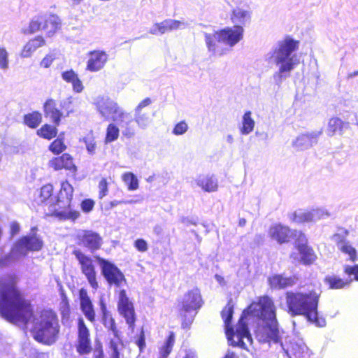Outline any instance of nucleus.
Masks as SVG:
<instances>
[{"label": "nucleus", "instance_id": "1", "mask_svg": "<svg viewBox=\"0 0 358 358\" xmlns=\"http://www.w3.org/2000/svg\"><path fill=\"white\" fill-rule=\"evenodd\" d=\"M17 278L13 275L0 280V313L8 321L29 329L34 338L50 345L55 342L59 325L55 314L51 310L34 313L30 301L16 287Z\"/></svg>", "mask_w": 358, "mask_h": 358}, {"label": "nucleus", "instance_id": "2", "mask_svg": "<svg viewBox=\"0 0 358 358\" xmlns=\"http://www.w3.org/2000/svg\"><path fill=\"white\" fill-rule=\"evenodd\" d=\"M233 313L234 305L230 300L221 315L225 324L226 334L232 345L246 348L248 344L252 343L248 327L250 322H257L255 334L259 342H278L275 307L273 301L267 296L260 297L258 302L252 303L243 312L235 331L230 326Z\"/></svg>", "mask_w": 358, "mask_h": 358}, {"label": "nucleus", "instance_id": "3", "mask_svg": "<svg viewBox=\"0 0 358 358\" xmlns=\"http://www.w3.org/2000/svg\"><path fill=\"white\" fill-rule=\"evenodd\" d=\"M299 48V41L287 36L279 41L265 55L266 61L278 66L273 75L275 82L279 85L290 76L291 71L299 63L294 52Z\"/></svg>", "mask_w": 358, "mask_h": 358}, {"label": "nucleus", "instance_id": "4", "mask_svg": "<svg viewBox=\"0 0 358 358\" xmlns=\"http://www.w3.org/2000/svg\"><path fill=\"white\" fill-rule=\"evenodd\" d=\"M320 293L315 290L287 292L285 294L288 313L292 316L303 315L319 327L325 325V320L318 318L317 306Z\"/></svg>", "mask_w": 358, "mask_h": 358}, {"label": "nucleus", "instance_id": "5", "mask_svg": "<svg viewBox=\"0 0 358 358\" xmlns=\"http://www.w3.org/2000/svg\"><path fill=\"white\" fill-rule=\"evenodd\" d=\"M243 32L244 29L241 26L227 27L212 34L205 32V41L208 51L214 55H224L225 51L219 45L223 43L230 48L234 46L242 40Z\"/></svg>", "mask_w": 358, "mask_h": 358}, {"label": "nucleus", "instance_id": "6", "mask_svg": "<svg viewBox=\"0 0 358 358\" xmlns=\"http://www.w3.org/2000/svg\"><path fill=\"white\" fill-rule=\"evenodd\" d=\"M36 227L31 232L20 238L13 246L10 254L0 259V266H6L21 257H25L29 252L39 251L43 246L41 237L36 233Z\"/></svg>", "mask_w": 358, "mask_h": 358}, {"label": "nucleus", "instance_id": "7", "mask_svg": "<svg viewBox=\"0 0 358 358\" xmlns=\"http://www.w3.org/2000/svg\"><path fill=\"white\" fill-rule=\"evenodd\" d=\"M73 188L67 181L63 182L59 193L57 203L53 206L52 215L60 220H76L80 216L78 211L71 207Z\"/></svg>", "mask_w": 358, "mask_h": 358}, {"label": "nucleus", "instance_id": "8", "mask_svg": "<svg viewBox=\"0 0 358 358\" xmlns=\"http://www.w3.org/2000/svg\"><path fill=\"white\" fill-rule=\"evenodd\" d=\"M108 329V353L109 358H121L122 351L124 350V343L117 328L115 320L108 321L103 324Z\"/></svg>", "mask_w": 358, "mask_h": 358}, {"label": "nucleus", "instance_id": "9", "mask_svg": "<svg viewBox=\"0 0 358 358\" xmlns=\"http://www.w3.org/2000/svg\"><path fill=\"white\" fill-rule=\"evenodd\" d=\"M101 273L110 285L120 287L126 281L122 272L113 263L100 257H96Z\"/></svg>", "mask_w": 358, "mask_h": 358}, {"label": "nucleus", "instance_id": "10", "mask_svg": "<svg viewBox=\"0 0 358 358\" xmlns=\"http://www.w3.org/2000/svg\"><path fill=\"white\" fill-rule=\"evenodd\" d=\"M73 254L80 265L82 273L85 275L92 287L96 289L99 285L92 259L80 250H75Z\"/></svg>", "mask_w": 358, "mask_h": 358}, {"label": "nucleus", "instance_id": "11", "mask_svg": "<svg viewBox=\"0 0 358 358\" xmlns=\"http://www.w3.org/2000/svg\"><path fill=\"white\" fill-rule=\"evenodd\" d=\"M76 237L79 245L87 248L92 252L99 249L102 245V238L92 230H78Z\"/></svg>", "mask_w": 358, "mask_h": 358}, {"label": "nucleus", "instance_id": "12", "mask_svg": "<svg viewBox=\"0 0 358 358\" xmlns=\"http://www.w3.org/2000/svg\"><path fill=\"white\" fill-rule=\"evenodd\" d=\"M348 235V231L344 230L341 233L334 234L331 236V240L336 243L338 249L341 252L348 255L350 257V259L354 262L357 259V250L347 240Z\"/></svg>", "mask_w": 358, "mask_h": 358}, {"label": "nucleus", "instance_id": "13", "mask_svg": "<svg viewBox=\"0 0 358 358\" xmlns=\"http://www.w3.org/2000/svg\"><path fill=\"white\" fill-rule=\"evenodd\" d=\"M96 106L102 116L106 118L110 117L113 121L114 118L117 117L124 110L116 102L108 98H99Z\"/></svg>", "mask_w": 358, "mask_h": 358}, {"label": "nucleus", "instance_id": "14", "mask_svg": "<svg viewBox=\"0 0 358 358\" xmlns=\"http://www.w3.org/2000/svg\"><path fill=\"white\" fill-rule=\"evenodd\" d=\"M187 25V22L184 21L166 19L159 23L155 24L150 29V33L154 35L164 34L168 31L184 29Z\"/></svg>", "mask_w": 358, "mask_h": 358}, {"label": "nucleus", "instance_id": "15", "mask_svg": "<svg viewBox=\"0 0 358 358\" xmlns=\"http://www.w3.org/2000/svg\"><path fill=\"white\" fill-rule=\"evenodd\" d=\"M108 61V55L104 51L94 50L88 54L86 70L96 72L101 70Z\"/></svg>", "mask_w": 358, "mask_h": 358}, {"label": "nucleus", "instance_id": "16", "mask_svg": "<svg viewBox=\"0 0 358 358\" xmlns=\"http://www.w3.org/2000/svg\"><path fill=\"white\" fill-rule=\"evenodd\" d=\"M122 129V134L124 136L130 138L135 135V127L133 123V117L129 113L123 110L117 117L114 118Z\"/></svg>", "mask_w": 358, "mask_h": 358}, {"label": "nucleus", "instance_id": "17", "mask_svg": "<svg viewBox=\"0 0 358 358\" xmlns=\"http://www.w3.org/2000/svg\"><path fill=\"white\" fill-rule=\"evenodd\" d=\"M202 306V300L199 290L196 288L188 292L184 296L182 301V311L189 313L192 310H196Z\"/></svg>", "mask_w": 358, "mask_h": 358}, {"label": "nucleus", "instance_id": "18", "mask_svg": "<svg viewBox=\"0 0 358 358\" xmlns=\"http://www.w3.org/2000/svg\"><path fill=\"white\" fill-rule=\"evenodd\" d=\"M268 236L280 244L287 243L293 236V232L286 226L275 224L270 227Z\"/></svg>", "mask_w": 358, "mask_h": 358}, {"label": "nucleus", "instance_id": "19", "mask_svg": "<svg viewBox=\"0 0 358 358\" xmlns=\"http://www.w3.org/2000/svg\"><path fill=\"white\" fill-rule=\"evenodd\" d=\"M289 358H310V352L301 339L293 340L286 351Z\"/></svg>", "mask_w": 358, "mask_h": 358}, {"label": "nucleus", "instance_id": "20", "mask_svg": "<svg viewBox=\"0 0 358 358\" xmlns=\"http://www.w3.org/2000/svg\"><path fill=\"white\" fill-rule=\"evenodd\" d=\"M80 308L85 317L92 323L95 322V311L87 292L81 289L79 292Z\"/></svg>", "mask_w": 358, "mask_h": 358}, {"label": "nucleus", "instance_id": "21", "mask_svg": "<svg viewBox=\"0 0 358 358\" xmlns=\"http://www.w3.org/2000/svg\"><path fill=\"white\" fill-rule=\"evenodd\" d=\"M322 133V131H318L299 135L294 141L293 145L299 150H303L308 149L317 143V138Z\"/></svg>", "mask_w": 358, "mask_h": 358}, {"label": "nucleus", "instance_id": "22", "mask_svg": "<svg viewBox=\"0 0 358 358\" xmlns=\"http://www.w3.org/2000/svg\"><path fill=\"white\" fill-rule=\"evenodd\" d=\"M230 19L234 26H241L243 28L250 22L251 13L248 10L236 7L232 10Z\"/></svg>", "mask_w": 358, "mask_h": 358}, {"label": "nucleus", "instance_id": "23", "mask_svg": "<svg viewBox=\"0 0 358 358\" xmlns=\"http://www.w3.org/2000/svg\"><path fill=\"white\" fill-rule=\"evenodd\" d=\"M45 44V41L42 36H36L33 39L29 40L23 47L20 56L24 58H27L39 48Z\"/></svg>", "mask_w": 358, "mask_h": 358}, {"label": "nucleus", "instance_id": "24", "mask_svg": "<svg viewBox=\"0 0 358 358\" xmlns=\"http://www.w3.org/2000/svg\"><path fill=\"white\" fill-rule=\"evenodd\" d=\"M196 185L207 192H216L218 189L217 180L213 176H200L196 179Z\"/></svg>", "mask_w": 358, "mask_h": 358}, {"label": "nucleus", "instance_id": "25", "mask_svg": "<svg viewBox=\"0 0 358 358\" xmlns=\"http://www.w3.org/2000/svg\"><path fill=\"white\" fill-rule=\"evenodd\" d=\"M45 117H49L52 121L58 126L60 122V118L62 113L56 108V103L54 100L48 99L43 106Z\"/></svg>", "mask_w": 358, "mask_h": 358}, {"label": "nucleus", "instance_id": "26", "mask_svg": "<svg viewBox=\"0 0 358 358\" xmlns=\"http://www.w3.org/2000/svg\"><path fill=\"white\" fill-rule=\"evenodd\" d=\"M46 14H39L32 17L27 28L22 29L24 34H31L43 29Z\"/></svg>", "mask_w": 358, "mask_h": 358}, {"label": "nucleus", "instance_id": "27", "mask_svg": "<svg viewBox=\"0 0 358 358\" xmlns=\"http://www.w3.org/2000/svg\"><path fill=\"white\" fill-rule=\"evenodd\" d=\"M46 14H39L32 17L27 28L22 29L24 34H31L43 29Z\"/></svg>", "mask_w": 358, "mask_h": 358}, {"label": "nucleus", "instance_id": "28", "mask_svg": "<svg viewBox=\"0 0 358 358\" xmlns=\"http://www.w3.org/2000/svg\"><path fill=\"white\" fill-rule=\"evenodd\" d=\"M60 24L61 20L57 15H46L43 30L46 31L48 36H52L60 28Z\"/></svg>", "mask_w": 358, "mask_h": 358}, {"label": "nucleus", "instance_id": "29", "mask_svg": "<svg viewBox=\"0 0 358 358\" xmlns=\"http://www.w3.org/2000/svg\"><path fill=\"white\" fill-rule=\"evenodd\" d=\"M50 166L55 170H59L62 169H71L73 165L71 157L69 154H64L61 157L51 160Z\"/></svg>", "mask_w": 358, "mask_h": 358}, {"label": "nucleus", "instance_id": "30", "mask_svg": "<svg viewBox=\"0 0 358 358\" xmlns=\"http://www.w3.org/2000/svg\"><path fill=\"white\" fill-rule=\"evenodd\" d=\"M269 284L272 288L282 289L293 285L294 280L292 278H285L281 275H275L268 279Z\"/></svg>", "mask_w": 358, "mask_h": 358}, {"label": "nucleus", "instance_id": "31", "mask_svg": "<svg viewBox=\"0 0 358 358\" xmlns=\"http://www.w3.org/2000/svg\"><path fill=\"white\" fill-rule=\"evenodd\" d=\"M120 313L125 318L127 323L133 328L135 322V313L132 303L118 308Z\"/></svg>", "mask_w": 358, "mask_h": 358}, {"label": "nucleus", "instance_id": "32", "mask_svg": "<svg viewBox=\"0 0 358 358\" xmlns=\"http://www.w3.org/2000/svg\"><path fill=\"white\" fill-rule=\"evenodd\" d=\"M297 250L301 255L300 260L304 264H311L317 258L313 250L309 246L305 247L301 245L300 248Z\"/></svg>", "mask_w": 358, "mask_h": 358}, {"label": "nucleus", "instance_id": "33", "mask_svg": "<svg viewBox=\"0 0 358 358\" xmlns=\"http://www.w3.org/2000/svg\"><path fill=\"white\" fill-rule=\"evenodd\" d=\"M293 220L298 223L316 222L312 210H298L294 213Z\"/></svg>", "mask_w": 358, "mask_h": 358}, {"label": "nucleus", "instance_id": "34", "mask_svg": "<svg viewBox=\"0 0 358 358\" xmlns=\"http://www.w3.org/2000/svg\"><path fill=\"white\" fill-rule=\"evenodd\" d=\"M346 124L338 117H332L329 120L327 129V134L334 136L337 132H341Z\"/></svg>", "mask_w": 358, "mask_h": 358}, {"label": "nucleus", "instance_id": "35", "mask_svg": "<svg viewBox=\"0 0 358 358\" xmlns=\"http://www.w3.org/2000/svg\"><path fill=\"white\" fill-rule=\"evenodd\" d=\"M251 112L248 111L245 113L242 120V127L241 132L242 134L247 135L251 133L254 129L255 122L251 117Z\"/></svg>", "mask_w": 358, "mask_h": 358}, {"label": "nucleus", "instance_id": "36", "mask_svg": "<svg viewBox=\"0 0 358 358\" xmlns=\"http://www.w3.org/2000/svg\"><path fill=\"white\" fill-rule=\"evenodd\" d=\"M134 119L138 127L142 129L148 128L152 121L149 114L143 111H135Z\"/></svg>", "mask_w": 358, "mask_h": 358}, {"label": "nucleus", "instance_id": "37", "mask_svg": "<svg viewBox=\"0 0 358 358\" xmlns=\"http://www.w3.org/2000/svg\"><path fill=\"white\" fill-rule=\"evenodd\" d=\"M42 115L38 112H33L24 116V122L31 128H36L41 122Z\"/></svg>", "mask_w": 358, "mask_h": 358}, {"label": "nucleus", "instance_id": "38", "mask_svg": "<svg viewBox=\"0 0 358 358\" xmlns=\"http://www.w3.org/2000/svg\"><path fill=\"white\" fill-rule=\"evenodd\" d=\"M122 178L129 190H136L138 188V180L133 173L126 172L122 175Z\"/></svg>", "mask_w": 358, "mask_h": 358}, {"label": "nucleus", "instance_id": "39", "mask_svg": "<svg viewBox=\"0 0 358 358\" xmlns=\"http://www.w3.org/2000/svg\"><path fill=\"white\" fill-rule=\"evenodd\" d=\"M57 129L56 127L47 124L37 131L38 135L48 140L54 138L57 135Z\"/></svg>", "mask_w": 358, "mask_h": 358}, {"label": "nucleus", "instance_id": "40", "mask_svg": "<svg viewBox=\"0 0 358 358\" xmlns=\"http://www.w3.org/2000/svg\"><path fill=\"white\" fill-rule=\"evenodd\" d=\"M120 129L115 124L111 123L108 126L106 136V143H110L117 139Z\"/></svg>", "mask_w": 358, "mask_h": 358}, {"label": "nucleus", "instance_id": "41", "mask_svg": "<svg viewBox=\"0 0 358 358\" xmlns=\"http://www.w3.org/2000/svg\"><path fill=\"white\" fill-rule=\"evenodd\" d=\"M175 341V336L173 332L170 333V335L163 348L161 350V357L166 358L170 354Z\"/></svg>", "mask_w": 358, "mask_h": 358}, {"label": "nucleus", "instance_id": "42", "mask_svg": "<svg viewBox=\"0 0 358 358\" xmlns=\"http://www.w3.org/2000/svg\"><path fill=\"white\" fill-rule=\"evenodd\" d=\"M77 350L80 354L90 353L92 350L90 338L78 340Z\"/></svg>", "mask_w": 358, "mask_h": 358}, {"label": "nucleus", "instance_id": "43", "mask_svg": "<svg viewBox=\"0 0 358 358\" xmlns=\"http://www.w3.org/2000/svg\"><path fill=\"white\" fill-rule=\"evenodd\" d=\"M325 281L331 289H340L348 283L343 282V280L336 277H327Z\"/></svg>", "mask_w": 358, "mask_h": 358}, {"label": "nucleus", "instance_id": "44", "mask_svg": "<svg viewBox=\"0 0 358 358\" xmlns=\"http://www.w3.org/2000/svg\"><path fill=\"white\" fill-rule=\"evenodd\" d=\"M90 338V331L86 327L84 320L80 318L78 320V340Z\"/></svg>", "mask_w": 358, "mask_h": 358}, {"label": "nucleus", "instance_id": "45", "mask_svg": "<svg viewBox=\"0 0 358 358\" xmlns=\"http://www.w3.org/2000/svg\"><path fill=\"white\" fill-rule=\"evenodd\" d=\"M66 149V145L59 138L55 140L50 145V150L55 154H59Z\"/></svg>", "mask_w": 358, "mask_h": 358}, {"label": "nucleus", "instance_id": "46", "mask_svg": "<svg viewBox=\"0 0 358 358\" xmlns=\"http://www.w3.org/2000/svg\"><path fill=\"white\" fill-rule=\"evenodd\" d=\"M311 210L316 222L321 219L329 217L331 215L330 213L324 208H316Z\"/></svg>", "mask_w": 358, "mask_h": 358}, {"label": "nucleus", "instance_id": "47", "mask_svg": "<svg viewBox=\"0 0 358 358\" xmlns=\"http://www.w3.org/2000/svg\"><path fill=\"white\" fill-rule=\"evenodd\" d=\"M53 187L51 185H46L41 187L40 197L41 202H44L50 198L52 194Z\"/></svg>", "mask_w": 358, "mask_h": 358}, {"label": "nucleus", "instance_id": "48", "mask_svg": "<svg viewBox=\"0 0 358 358\" xmlns=\"http://www.w3.org/2000/svg\"><path fill=\"white\" fill-rule=\"evenodd\" d=\"M188 129V125L185 121L178 123L173 130V134L175 135L184 134Z\"/></svg>", "mask_w": 358, "mask_h": 358}, {"label": "nucleus", "instance_id": "49", "mask_svg": "<svg viewBox=\"0 0 358 358\" xmlns=\"http://www.w3.org/2000/svg\"><path fill=\"white\" fill-rule=\"evenodd\" d=\"M8 52L5 48L0 46V68L6 69L8 68Z\"/></svg>", "mask_w": 358, "mask_h": 358}, {"label": "nucleus", "instance_id": "50", "mask_svg": "<svg viewBox=\"0 0 358 358\" xmlns=\"http://www.w3.org/2000/svg\"><path fill=\"white\" fill-rule=\"evenodd\" d=\"M295 236H297V239L296 241V247L297 249L300 248V246H308L307 245V238L304 234L301 231H294Z\"/></svg>", "mask_w": 358, "mask_h": 358}, {"label": "nucleus", "instance_id": "51", "mask_svg": "<svg viewBox=\"0 0 358 358\" xmlns=\"http://www.w3.org/2000/svg\"><path fill=\"white\" fill-rule=\"evenodd\" d=\"M62 78L64 81L72 83L78 78V75L74 71L69 70L64 71L62 73Z\"/></svg>", "mask_w": 358, "mask_h": 358}, {"label": "nucleus", "instance_id": "52", "mask_svg": "<svg viewBox=\"0 0 358 358\" xmlns=\"http://www.w3.org/2000/svg\"><path fill=\"white\" fill-rule=\"evenodd\" d=\"M99 199H102L105 196L107 195L108 189V182L105 178H102L99 183Z\"/></svg>", "mask_w": 358, "mask_h": 358}, {"label": "nucleus", "instance_id": "53", "mask_svg": "<svg viewBox=\"0 0 358 358\" xmlns=\"http://www.w3.org/2000/svg\"><path fill=\"white\" fill-rule=\"evenodd\" d=\"M55 58V54L54 53H50L46 55L41 62V66L44 68L50 67Z\"/></svg>", "mask_w": 358, "mask_h": 358}, {"label": "nucleus", "instance_id": "54", "mask_svg": "<svg viewBox=\"0 0 358 358\" xmlns=\"http://www.w3.org/2000/svg\"><path fill=\"white\" fill-rule=\"evenodd\" d=\"M131 302L129 301V298L127 296L125 290H121L119 294V301H118V308L120 306H126Z\"/></svg>", "mask_w": 358, "mask_h": 358}, {"label": "nucleus", "instance_id": "55", "mask_svg": "<svg viewBox=\"0 0 358 358\" xmlns=\"http://www.w3.org/2000/svg\"><path fill=\"white\" fill-rule=\"evenodd\" d=\"M134 246L140 252H145L148 250V243L142 238L137 239L134 243Z\"/></svg>", "mask_w": 358, "mask_h": 358}, {"label": "nucleus", "instance_id": "56", "mask_svg": "<svg viewBox=\"0 0 358 358\" xmlns=\"http://www.w3.org/2000/svg\"><path fill=\"white\" fill-rule=\"evenodd\" d=\"M94 206V202L92 200L86 199L82 202L81 208L84 212L88 213L93 209Z\"/></svg>", "mask_w": 358, "mask_h": 358}, {"label": "nucleus", "instance_id": "57", "mask_svg": "<svg viewBox=\"0 0 358 358\" xmlns=\"http://www.w3.org/2000/svg\"><path fill=\"white\" fill-rule=\"evenodd\" d=\"M345 272L348 275H354L355 278L358 280V265L355 266H346Z\"/></svg>", "mask_w": 358, "mask_h": 358}, {"label": "nucleus", "instance_id": "58", "mask_svg": "<svg viewBox=\"0 0 358 358\" xmlns=\"http://www.w3.org/2000/svg\"><path fill=\"white\" fill-rule=\"evenodd\" d=\"M73 85V89L76 92H81L83 90V85L81 80L78 78V77L73 80L71 83Z\"/></svg>", "mask_w": 358, "mask_h": 358}, {"label": "nucleus", "instance_id": "59", "mask_svg": "<svg viewBox=\"0 0 358 358\" xmlns=\"http://www.w3.org/2000/svg\"><path fill=\"white\" fill-rule=\"evenodd\" d=\"M136 345L138 346L140 351H142L145 346V335L143 331L141 332L139 338L136 341Z\"/></svg>", "mask_w": 358, "mask_h": 358}, {"label": "nucleus", "instance_id": "60", "mask_svg": "<svg viewBox=\"0 0 358 358\" xmlns=\"http://www.w3.org/2000/svg\"><path fill=\"white\" fill-rule=\"evenodd\" d=\"M151 103V99L146 98L143 99L135 108V111H142L143 108L149 106Z\"/></svg>", "mask_w": 358, "mask_h": 358}, {"label": "nucleus", "instance_id": "61", "mask_svg": "<svg viewBox=\"0 0 358 358\" xmlns=\"http://www.w3.org/2000/svg\"><path fill=\"white\" fill-rule=\"evenodd\" d=\"M136 201H134V200H129V201H126V200H121V201H117V200H114V201H112L110 202V208H114L116 206H117L118 204H121V203H134Z\"/></svg>", "mask_w": 358, "mask_h": 358}, {"label": "nucleus", "instance_id": "62", "mask_svg": "<svg viewBox=\"0 0 358 358\" xmlns=\"http://www.w3.org/2000/svg\"><path fill=\"white\" fill-rule=\"evenodd\" d=\"M20 225L18 223L14 222L10 224V234L11 236H13L15 234H18L20 231Z\"/></svg>", "mask_w": 358, "mask_h": 358}, {"label": "nucleus", "instance_id": "63", "mask_svg": "<svg viewBox=\"0 0 358 358\" xmlns=\"http://www.w3.org/2000/svg\"><path fill=\"white\" fill-rule=\"evenodd\" d=\"M113 320L111 314L109 312L102 313V323L103 324L108 321Z\"/></svg>", "mask_w": 358, "mask_h": 358}, {"label": "nucleus", "instance_id": "64", "mask_svg": "<svg viewBox=\"0 0 358 358\" xmlns=\"http://www.w3.org/2000/svg\"><path fill=\"white\" fill-rule=\"evenodd\" d=\"M86 148L89 152L93 153L95 150V144L92 141H86Z\"/></svg>", "mask_w": 358, "mask_h": 358}]
</instances>
